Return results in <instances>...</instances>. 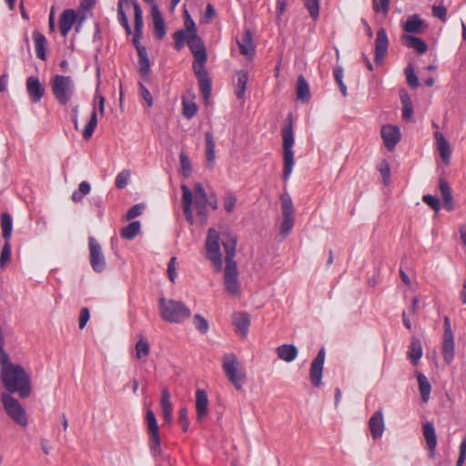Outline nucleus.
<instances>
[{"label": "nucleus", "instance_id": "1", "mask_svg": "<svg viewBox=\"0 0 466 466\" xmlns=\"http://www.w3.org/2000/svg\"><path fill=\"white\" fill-rule=\"evenodd\" d=\"M222 245L226 253V266L224 269L219 235L216 229L209 228L205 244L206 258L210 260L215 272L218 273L223 270V283L226 291L232 297H239L241 287L238 280V265L234 260L237 249V238L228 234L226 238H223Z\"/></svg>", "mask_w": 466, "mask_h": 466}, {"label": "nucleus", "instance_id": "2", "mask_svg": "<svg viewBox=\"0 0 466 466\" xmlns=\"http://www.w3.org/2000/svg\"><path fill=\"white\" fill-rule=\"evenodd\" d=\"M181 190L183 212L187 221L190 225L194 224L192 210L194 202L198 217L202 222H206L208 217V197L204 187L200 183H196L193 191H191L187 186L182 185Z\"/></svg>", "mask_w": 466, "mask_h": 466}, {"label": "nucleus", "instance_id": "3", "mask_svg": "<svg viewBox=\"0 0 466 466\" xmlns=\"http://www.w3.org/2000/svg\"><path fill=\"white\" fill-rule=\"evenodd\" d=\"M281 135L283 139V178L284 180H288L294 166V151L292 149L294 145V133L293 117L291 114H289L286 119V125L281 131Z\"/></svg>", "mask_w": 466, "mask_h": 466}, {"label": "nucleus", "instance_id": "4", "mask_svg": "<svg viewBox=\"0 0 466 466\" xmlns=\"http://www.w3.org/2000/svg\"><path fill=\"white\" fill-rule=\"evenodd\" d=\"M158 306L160 317L167 322L180 323L191 315L190 309L181 301L161 298Z\"/></svg>", "mask_w": 466, "mask_h": 466}, {"label": "nucleus", "instance_id": "5", "mask_svg": "<svg viewBox=\"0 0 466 466\" xmlns=\"http://www.w3.org/2000/svg\"><path fill=\"white\" fill-rule=\"evenodd\" d=\"M222 369L234 387L238 390H242L247 380V374L234 353H228L223 356Z\"/></svg>", "mask_w": 466, "mask_h": 466}, {"label": "nucleus", "instance_id": "6", "mask_svg": "<svg viewBox=\"0 0 466 466\" xmlns=\"http://www.w3.org/2000/svg\"><path fill=\"white\" fill-rule=\"evenodd\" d=\"M52 93L61 106L67 105L75 90L74 81L69 76L56 75L50 82Z\"/></svg>", "mask_w": 466, "mask_h": 466}, {"label": "nucleus", "instance_id": "7", "mask_svg": "<svg viewBox=\"0 0 466 466\" xmlns=\"http://www.w3.org/2000/svg\"><path fill=\"white\" fill-rule=\"evenodd\" d=\"M1 400L6 414L19 426L26 427L28 418L20 402L8 393H2Z\"/></svg>", "mask_w": 466, "mask_h": 466}, {"label": "nucleus", "instance_id": "8", "mask_svg": "<svg viewBox=\"0 0 466 466\" xmlns=\"http://www.w3.org/2000/svg\"><path fill=\"white\" fill-rule=\"evenodd\" d=\"M147 428L149 437V449L152 456L161 455V440L159 427L153 410H148L146 413Z\"/></svg>", "mask_w": 466, "mask_h": 466}, {"label": "nucleus", "instance_id": "9", "mask_svg": "<svg viewBox=\"0 0 466 466\" xmlns=\"http://www.w3.org/2000/svg\"><path fill=\"white\" fill-rule=\"evenodd\" d=\"M281 209H282V222L280 226V233L285 238L287 237L294 226V206L291 198L288 194L280 196Z\"/></svg>", "mask_w": 466, "mask_h": 466}, {"label": "nucleus", "instance_id": "10", "mask_svg": "<svg viewBox=\"0 0 466 466\" xmlns=\"http://www.w3.org/2000/svg\"><path fill=\"white\" fill-rule=\"evenodd\" d=\"M88 249L92 269L96 273H102L106 268V261L100 244L94 237L88 238Z\"/></svg>", "mask_w": 466, "mask_h": 466}, {"label": "nucleus", "instance_id": "11", "mask_svg": "<svg viewBox=\"0 0 466 466\" xmlns=\"http://www.w3.org/2000/svg\"><path fill=\"white\" fill-rule=\"evenodd\" d=\"M187 46L194 56L192 67L206 66L208 54L202 39L197 35H190L187 38Z\"/></svg>", "mask_w": 466, "mask_h": 466}, {"label": "nucleus", "instance_id": "12", "mask_svg": "<svg viewBox=\"0 0 466 466\" xmlns=\"http://www.w3.org/2000/svg\"><path fill=\"white\" fill-rule=\"evenodd\" d=\"M131 5L134 8V36H133V44L136 46L137 53H139L140 48H146L141 45L140 41L143 35V11L141 9L140 5L137 0H131Z\"/></svg>", "mask_w": 466, "mask_h": 466}, {"label": "nucleus", "instance_id": "13", "mask_svg": "<svg viewBox=\"0 0 466 466\" xmlns=\"http://www.w3.org/2000/svg\"><path fill=\"white\" fill-rule=\"evenodd\" d=\"M324 360L325 350L321 349L310 364L309 379L312 385L317 388L321 385Z\"/></svg>", "mask_w": 466, "mask_h": 466}, {"label": "nucleus", "instance_id": "14", "mask_svg": "<svg viewBox=\"0 0 466 466\" xmlns=\"http://www.w3.org/2000/svg\"><path fill=\"white\" fill-rule=\"evenodd\" d=\"M198 78L200 92L206 102L211 95L212 83L209 75L206 69V66L192 67Z\"/></svg>", "mask_w": 466, "mask_h": 466}, {"label": "nucleus", "instance_id": "15", "mask_svg": "<svg viewBox=\"0 0 466 466\" xmlns=\"http://www.w3.org/2000/svg\"><path fill=\"white\" fill-rule=\"evenodd\" d=\"M380 135L388 150L391 151L400 140L401 135L399 127L385 125L381 127Z\"/></svg>", "mask_w": 466, "mask_h": 466}, {"label": "nucleus", "instance_id": "16", "mask_svg": "<svg viewBox=\"0 0 466 466\" xmlns=\"http://www.w3.org/2000/svg\"><path fill=\"white\" fill-rule=\"evenodd\" d=\"M389 48V39L387 35V32L383 27H380L377 31L376 40H375V63L380 64L387 55Z\"/></svg>", "mask_w": 466, "mask_h": 466}, {"label": "nucleus", "instance_id": "17", "mask_svg": "<svg viewBox=\"0 0 466 466\" xmlns=\"http://www.w3.org/2000/svg\"><path fill=\"white\" fill-rule=\"evenodd\" d=\"M26 92L32 103L39 102L45 95V86L37 76H31L25 82Z\"/></svg>", "mask_w": 466, "mask_h": 466}, {"label": "nucleus", "instance_id": "18", "mask_svg": "<svg viewBox=\"0 0 466 466\" xmlns=\"http://www.w3.org/2000/svg\"><path fill=\"white\" fill-rule=\"evenodd\" d=\"M77 15L74 9H66L59 18V30L62 36L66 37L76 22Z\"/></svg>", "mask_w": 466, "mask_h": 466}, {"label": "nucleus", "instance_id": "19", "mask_svg": "<svg viewBox=\"0 0 466 466\" xmlns=\"http://www.w3.org/2000/svg\"><path fill=\"white\" fill-rule=\"evenodd\" d=\"M215 138L211 131L205 133V157L206 166L208 168L212 169L215 166L216 153H215Z\"/></svg>", "mask_w": 466, "mask_h": 466}, {"label": "nucleus", "instance_id": "20", "mask_svg": "<svg viewBox=\"0 0 466 466\" xmlns=\"http://www.w3.org/2000/svg\"><path fill=\"white\" fill-rule=\"evenodd\" d=\"M369 429L370 431V434L374 440L381 437L384 430V419L383 412L381 410H377L369 420Z\"/></svg>", "mask_w": 466, "mask_h": 466}, {"label": "nucleus", "instance_id": "21", "mask_svg": "<svg viewBox=\"0 0 466 466\" xmlns=\"http://www.w3.org/2000/svg\"><path fill=\"white\" fill-rule=\"evenodd\" d=\"M208 398L204 390L198 389L196 391V412L197 420L202 421L208 412Z\"/></svg>", "mask_w": 466, "mask_h": 466}, {"label": "nucleus", "instance_id": "22", "mask_svg": "<svg viewBox=\"0 0 466 466\" xmlns=\"http://www.w3.org/2000/svg\"><path fill=\"white\" fill-rule=\"evenodd\" d=\"M151 15L156 38L161 40L166 35V25L162 14L157 5H153L151 7Z\"/></svg>", "mask_w": 466, "mask_h": 466}, {"label": "nucleus", "instance_id": "23", "mask_svg": "<svg viewBox=\"0 0 466 466\" xmlns=\"http://www.w3.org/2000/svg\"><path fill=\"white\" fill-rule=\"evenodd\" d=\"M422 431L427 448L430 451V458L434 459L437 446V435L434 426L431 422H426L423 424Z\"/></svg>", "mask_w": 466, "mask_h": 466}, {"label": "nucleus", "instance_id": "24", "mask_svg": "<svg viewBox=\"0 0 466 466\" xmlns=\"http://www.w3.org/2000/svg\"><path fill=\"white\" fill-rule=\"evenodd\" d=\"M434 138L437 146V149L442 161L446 164L450 163L451 157V148L449 141L445 138L441 132H435Z\"/></svg>", "mask_w": 466, "mask_h": 466}, {"label": "nucleus", "instance_id": "25", "mask_svg": "<svg viewBox=\"0 0 466 466\" xmlns=\"http://www.w3.org/2000/svg\"><path fill=\"white\" fill-rule=\"evenodd\" d=\"M401 43L406 47L414 49L420 55L424 54L428 49V46L422 38L411 35H403Z\"/></svg>", "mask_w": 466, "mask_h": 466}, {"label": "nucleus", "instance_id": "26", "mask_svg": "<svg viewBox=\"0 0 466 466\" xmlns=\"http://www.w3.org/2000/svg\"><path fill=\"white\" fill-rule=\"evenodd\" d=\"M160 405L164 422L170 424L173 420V406L170 400V394L167 389H164L161 392Z\"/></svg>", "mask_w": 466, "mask_h": 466}, {"label": "nucleus", "instance_id": "27", "mask_svg": "<svg viewBox=\"0 0 466 466\" xmlns=\"http://www.w3.org/2000/svg\"><path fill=\"white\" fill-rule=\"evenodd\" d=\"M425 28L424 21L418 15L409 16L403 25V30L407 33L406 35L420 34Z\"/></svg>", "mask_w": 466, "mask_h": 466}, {"label": "nucleus", "instance_id": "28", "mask_svg": "<svg viewBox=\"0 0 466 466\" xmlns=\"http://www.w3.org/2000/svg\"><path fill=\"white\" fill-rule=\"evenodd\" d=\"M238 45L239 47V51L243 56L252 58L255 53V47L253 45L252 34L250 31L247 30L244 33L241 40L238 41Z\"/></svg>", "mask_w": 466, "mask_h": 466}, {"label": "nucleus", "instance_id": "29", "mask_svg": "<svg viewBox=\"0 0 466 466\" xmlns=\"http://www.w3.org/2000/svg\"><path fill=\"white\" fill-rule=\"evenodd\" d=\"M276 352L281 360L291 362L298 357L299 350L293 344H283L276 349Z\"/></svg>", "mask_w": 466, "mask_h": 466}, {"label": "nucleus", "instance_id": "30", "mask_svg": "<svg viewBox=\"0 0 466 466\" xmlns=\"http://www.w3.org/2000/svg\"><path fill=\"white\" fill-rule=\"evenodd\" d=\"M441 355L446 364H451L455 356L454 337H443Z\"/></svg>", "mask_w": 466, "mask_h": 466}, {"label": "nucleus", "instance_id": "31", "mask_svg": "<svg viewBox=\"0 0 466 466\" xmlns=\"http://www.w3.org/2000/svg\"><path fill=\"white\" fill-rule=\"evenodd\" d=\"M439 188L441 193L444 208L449 211L452 210L454 205L450 184L444 178H440Z\"/></svg>", "mask_w": 466, "mask_h": 466}, {"label": "nucleus", "instance_id": "32", "mask_svg": "<svg viewBox=\"0 0 466 466\" xmlns=\"http://www.w3.org/2000/svg\"><path fill=\"white\" fill-rule=\"evenodd\" d=\"M232 319L238 331L246 337L250 324L249 316L245 312H236L233 314Z\"/></svg>", "mask_w": 466, "mask_h": 466}, {"label": "nucleus", "instance_id": "33", "mask_svg": "<svg viewBox=\"0 0 466 466\" xmlns=\"http://www.w3.org/2000/svg\"><path fill=\"white\" fill-rule=\"evenodd\" d=\"M33 39L35 42L36 56L39 59L45 61L46 59V45H47L45 35L38 31H34L33 32Z\"/></svg>", "mask_w": 466, "mask_h": 466}, {"label": "nucleus", "instance_id": "34", "mask_svg": "<svg viewBox=\"0 0 466 466\" xmlns=\"http://www.w3.org/2000/svg\"><path fill=\"white\" fill-rule=\"evenodd\" d=\"M131 4V0H118L117 3V18L119 24L124 27L126 33L127 35H131L132 30L128 23V19L127 14L125 12L124 6L126 5Z\"/></svg>", "mask_w": 466, "mask_h": 466}, {"label": "nucleus", "instance_id": "35", "mask_svg": "<svg viewBox=\"0 0 466 466\" xmlns=\"http://www.w3.org/2000/svg\"><path fill=\"white\" fill-rule=\"evenodd\" d=\"M297 97L303 103H306L310 99L309 86L303 76H299L298 77Z\"/></svg>", "mask_w": 466, "mask_h": 466}, {"label": "nucleus", "instance_id": "36", "mask_svg": "<svg viewBox=\"0 0 466 466\" xmlns=\"http://www.w3.org/2000/svg\"><path fill=\"white\" fill-rule=\"evenodd\" d=\"M400 100L402 104V118L405 121H409L413 115V105L409 94L405 90L400 92Z\"/></svg>", "mask_w": 466, "mask_h": 466}, {"label": "nucleus", "instance_id": "37", "mask_svg": "<svg viewBox=\"0 0 466 466\" xmlns=\"http://www.w3.org/2000/svg\"><path fill=\"white\" fill-rule=\"evenodd\" d=\"M248 81V74L247 71L240 70L237 73L236 96L238 98L244 97Z\"/></svg>", "mask_w": 466, "mask_h": 466}, {"label": "nucleus", "instance_id": "38", "mask_svg": "<svg viewBox=\"0 0 466 466\" xmlns=\"http://www.w3.org/2000/svg\"><path fill=\"white\" fill-rule=\"evenodd\" d=\"M417 380H418V383H419V390H420L421 400L423 402H427L430 399L431 386L427 377L422 373H418Z\"/></svg>", "mask_w": 466, "mask_h": 466}, {"label": "nucleus", "instance_id": "39", "mask_svg": "<svg viewBox=\"0 0 466 466\" xmlns=\"http://www.w3.org/2000/svg\"><path fill=\"white\" fill-rule=\"evenodd\" d=\"M422 356V346L419 339L413 337L410 345L409 358L416 365Z\"/></svg>", "mask_w": 466, "mask_h": 466}, {"label": "nucleus", "instance_id": "40", "mask_svg": "<svg viewBox=\"0 0 466 466\" xmlns=\"http://www.w3.org/2000/svg\"><path fill=\"white\" fill-rule=\"evenodd\" d=\"M141 228V225L139 221H133L129 223L127 227L121 229L120 235L122 238L127 240H131L135 238Z\"/></svg>", "mask_w": 466, "mask_h": 466}, {"label": "nucleus", "instance_id": "41", "mask_svg": "<svg viewBox=\"0 0 466 466\" xmlns=\"http://www.w3.org/2000/svg\"><path fill=\"white\" fill-rule=\"evenodd\" d=\"M1 228L5 241H9L12 235L13 220L10 214L6 212L1 215Z\"/></svg>", "mask_w": 466, "mask_h": 466}, {"label": "nucleus", "instance_id": "42", "mask_svg": "<svg viewBox=\"0 0 466 466\" xmlns=\"http://www.w3.org/2000/svg\"><path fill=\"white\" fill-rule=\"evenodd\" d=\"M138 54V66L142 76H147L150 71V62L147 56V48H140Z\"/></svg>", "mask_w": 466, "mask_h": 466}, {"label": "nucleus", "instance_id": "43", "mask_svg": "<svg viewBox=\"0 0 466 466\" xmlns=\"http://www.w3.org/2000/svg\"><path fill=\"white\" fill-rule=\"evenodd\" d=\"M150 352V345L145 337H141L136 344V357L139 360L147 359Z\"/></svg>", "mask_w": 466, "mask_h": 466}, {"label": "nucleus", "instance_id": "44", "mask_svg": "<svg viewBox=\"0 0 466 466\" xmlns=\"http://www.w3.org/2000/svg\"><path fill=\"white\" fill-rule=\"evenodd\" d=\"M96 126H97V114H96V108L94 107L93 112L90 116V119L86 123V125L83 130V133H82L84 139L88 140L92 137Z\"/></svg>", "mask_w": 466, "mask_h": 466}, {"label": "nucleus", "instance_id": "45", "mask_svg": "<svg viewBox=\"0 0 466 466\" xmlns=\"http://www.w3.org/2000/svg\"><path fill=\"white\" fill-rule=\"evenodd\" d=\"M90 185L86 181H83L79 184L78 189L72 194V200L75 203L80 202L83 198L90 192Z\"/></svg>", "mask_w": 466, "mask_h": 466}, {"label": "nucleus", "instance_id": "46", "mask_svg": "<svg viewBox=\"0 0 466 466\" xmlns=\"http://www.w3.org/2000/svg\"><path fill=\"white\" fill-rule=\"evenodd\" d=\"M193 323L196 329L201 333L206 334L209 329L208 321L200 314H196L193 317Z\"/></svg>", "mask_w": 466, "mask_h": 466}, {"label": "nucleus", "instance_id": "47", "mask_svg": "<svg viewBox=\"0 0 466 466\" xmlns=\"http://www.w3.org/2000/svg\"><path fill=\"white\" fill-rule=\"evenodd\" d=\"M198 106L195 102L183 99V116L191 119L198 112Z\"/></svg>", "mask_w": 466, "mask_h": 466}, {"label": "nucleus", "instance_id": "48", "mask_svg": "<svg viewBox=\"0 0 466 466\" xmlns=\"http://www.w3.org/2000/svg\"><path fill=\"white\" fill-rule=\"evenodd\" d=\"M130 179V171L127 169L122 170L116 177L115 185L117 188H125Z\"/></svg>", "mask_w": 466, "mask_h": 466}, {"label": "nucleus", "instance_id": "49", "mask_svg": "<svg viewBox=\"0 0 466 466\" xmlns=\"http://www.w3.org/2000/svg\"><path fill=\"white\" fill-rule=\"evenodd\" d=\"M404 73L406 76L408 85L412 88H417L419 86V80L413 67L410 65H409L405 68Z\"/></svg>", "mask_w": 466, "mask_h": 466}, {"label": "nucleus", "instance_id": "50", "mask_svg": "<svg viewBox=\"0 0 466 466\" xmlns=\"http://www.w3.org/2000/svg\"><path fill=\"white\" fill-rule=\"evenodd\" d=\"M304 5L307 7L310 16L316 20L319 15V0H304Z\"/></svg>", "mask_w": 466, "mask_h": 466}, {"label": "nucleus", "instance_id": "51", "mask_svg": "<svg viewBox=\"0 0 466 466\" xmlns=\"http://www.w3.org/2000/svg\"><path fill=\"white\" fill-rule=\"evenodd\" d=\"M175 40V48L181 50L185 46V42H187V33L185 30H177L173 35Z\"/></svg>", "mask_w": 466, "mask_h": 466}, {"label": "nucleus", "instance_id": "52", "mask_svg": "<svg viewBox=\"0 0 466 466\" xmlns=\"http://www.w3.org/2000/svg\"><path fill=\"white\" fill-rule=\"evenodd\" d=\"M223 202H224L225 209L228 213H231L235 208V206L237 203V198L233 193L228 192L223 196Z\"/></svg>", "mask_w": 466, "mask_h": 466}, {"label": "nucleus", "instance_id": "53", "mask_svg": "<svg viewBox=\"0 0 466 466\" xmlns=\"http://www.w3.org/2000/svg\"><path fill=\"white\" fill-rule=\"evenodd\" d=\"M378 169L383 178L384 185H388L390 177V167L387 160H382L378 166Z\"/></svg>", "mask_w": 466, "mask_h": 466}, {"label": "nucleus", "instance_id": "54", "mask_svg": "<svg viewBox=\"0 0 466 466\" xmlns=\"http://www.w3.org/2000/svg\"><path fill=\"white\" fill-rule=\"evenodd\" d=\"M373 9L375 12H381L386 15L390 9V0H372Z\"/></svg>", "mask_w": 466, "mask_h": 466}, {"label": "nucleus", "instance_id": "55", "mask_svg": "<svg viewBox=\"0 0 466 466\" xmlns=\"http://www.w3.org/2000/svg\"><path fill=\"white\" fill-rule=\"evenodd\" d=\"M179 159L183 175L185 177H188L191 173V164L189 158L184 152H181L179 154Z\"/></svg>", "mask_w": 466, "mask_h": 466}, {"label": "nucleus", "instance_id": "56", "mask_svg": "<svg viewBox=\"0 0 466 466\" xmlns=\"http://www.w3.org/2000/svg\"><path fill=\"white\" fill-rule=\"evenodd\" d=\"M422 201L430 206L435 212H439L441 209V203L438 198L431 195H424Z\"/></svg>", "mask_w": 466, "mask_h": 466}, {"label": "nucleus", "instance_id": "57", "mask_svg": "<svg viewBox=\"0 0 466 466\" xmlns=\"http://www.w3.org/2000/svg\"><path fill=\"white\" fill-rule=\"evenodd\" d=\"M178 423L184 431H187L189 428V420L187 418V410L185 407L180 408Z\"/></svg>", "mask_w": 466, "mask_h": 466}, {"label": "nucleus", "instance_id": "58", "mask_svg": "<svg viewBox=\"0 0 466 466\" xmlns=\"http://www.w3.org/2000/svg\"><path fill=\"white\" fill-rule=\"evenodd\" d=\"M11 257V246L9 241H5L0 255V266L3 268L6 261L10 259Z\"/></svg>", "mask_w": 466, "mask_h": 466}, {"label": "nucleus", "instance_id": "59", "mask_svg": "<svg viewBox=\"0 0 466 466\" xmlns=\"http://www.w3.org/2000/svg\"><path fill=\"white\" fill-rule=\"evenodd\" d=\"M177 258L172 257L167 265V276L172 283L175 282L177 278Z\"/></svg>", "mask_w": 466, "mask_h": 466}, {"label": "nucleus", "instance_id": "60", "mask_svg": "<svg viewBox=\"0 0 466 466\" xmlns=\"http://www.w3.org/2000/svg\"><path fill=\"white\" fill-rule=\"evenodd\" d=\"M144 209L143 204H137L130 208L126 215V218L127 220H131L142 214V211Z\"/></svg>", "mask_w": 466, "mask_h": 466}, {"label": "nucleus", "instance_id": "61", "mask_svg": "<svg viewBox=\"0 0 466 466\" xmlns=\"http://www.w3.org/2000/svg\"><path fill=\"white\" fill-rule=\"evenodd\" d=\"M466 461V436L463 438L460 444V454L456 466H463Z\"/></svg>", "mask_w": 466, "mask_h": 466}, {"label": "nucleus", "instance_id": "62", "mask_svg": "<svg viewBox=\"0 0 466 466\" xmlns=\"http://www.w3.org/2000/svg\"><path fill=\"white\" fill-rule=\"evenodd\" d=\"M432 15L445 22L447 19V9L443 5H434L432 7Z\"/></svg>", "mask_w": 466, "mask_h": 466}, {"label": "nucleus", "instance_id": "63", "mask_svg": "<svg viewBox=\"0 0 466 466\" xmlns=\"http://www.w3.org/2000/svg\"><path fill=\"white\" fill-rule=\"evenodd\" d=\"M185 26L187 28V31L190 35H197V26L195 22L191 19L190 15H188L187 11H185Z\"/></svg>", "mask_w": 466, "mask_h": 466}, {"label": "nucleus", "instance_id": "64", "mask_svg": "<svg viewBox=\"0 0 466 466\" xmlns=\"http://www.w3.org/2000/svg\"><path fill=\"white\" fill-rule=\"evenodd\" d=\"M139 90L142 97L145 99L148 106H152L153 105V97L149 92V90L143 85H139Z\"/></svg>", "mask_w": 466, "mask_h": 466}]
</instances>
